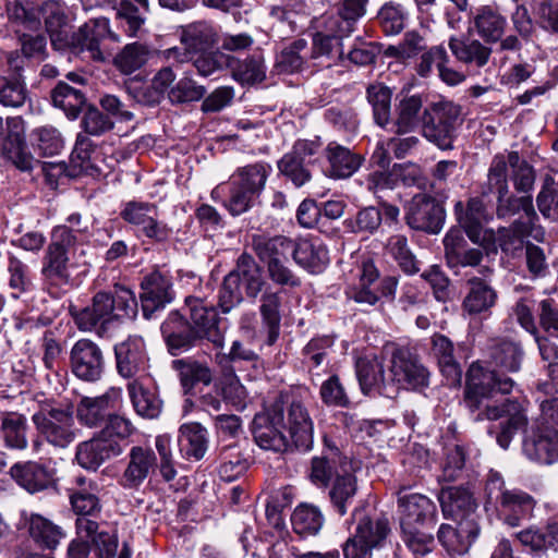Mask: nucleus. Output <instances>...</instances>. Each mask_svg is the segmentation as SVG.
Instances as JSON below:
<instances>
[{
  "label": "nucleus",
  "mask_w": 558,
  "mask_h": 558,
  "mask_svg": "<svg viewBox=\"0 0 558 558\" xmlns=\"http://www.w3.org/2000/svg\"><path fill=\"white\" fill-rule=\"evenodd\" d=\"M179 442L185 459L199 461L208 448L207 430L197 422L185 423L179 429Z\"/></svg>",
  "instance_id": "37"
},
{
  "label": "nucleus",
  "mask_w": 558,
  "mask_h": 558,
  "mask_svg": "<svg viewBox=\"0 0 558 558\" xmlns=\"http://www.w3.org/2000/svg\"><path fill=\"white\" fill-rule=\"evenodd\" d=\"M252 250L262 263L268 265L276 260L288 259L289 255H292L293 240L284 235L254 234Z\"/></svg>",
  "instance_id": "35"
},
{
  "label": "nucleus",
  "mask_w": 558,
  "mask_h": 558,
  "mask_svg": "<svg viewBox=\"0 0 558 558\" xmlns=\"http://www.w3.org/2000/svg\"><path fill=\"white\" fill-rule=\"evenodd\" d=\"M226 191L229 192V197L225 202V206L232 216H239L250 210L259 197L250 191V189H243L232 180L215 187L211 192V197L217 199Z\"/></svg>",
  "instance_id": "40"
},
{
  "label": "nucleus",
  "mask_w": 558,
  "mask_h": 558,
  "mask_svg": "<svg viewBox=\"0 0 558 558\" xmlns=\"http://www.w3.org/2000/svg\"><path fill=\"white\" fill-rule=\"evenodd\" d=\"M389 532L386 518H362L355 532L343 544L344 558H372L373 550L384 545Z\"/></svg>",
  "instance_id": "8"
},
{
  "label": "nucleus",
  "mask_w": 558,
  "mask_h": 558,
  "mask_svg": "<svg viewBox=\"0 0 558 558\" xmlns=\"http://www.w3.org/2000/svg\"><path fill=\"white\" fill-rule=\"evenodd\" d=\"M534 222L518 219L509 228H500L497 231L496 242L502 252H512L522 247V238L527 235Z\"/></svg>",
  "instance_id": "56"
},
{
  "label": "nucleus",
  "mask_w": 558,
  "mask_h": 558,
  "mask_svg": "<svg viewBox=\"0 0 558 558\" xmlns=\"http://www.w3.org/2000/svg\"><path fill=\"white\" fill-rule=\"evenodd\" d=\"M291 522L295 533L316 535L323 527L324 515L317 507L304 504L295 508Z\"/></svg>",
  "instance_id": "48"
},
{
  "label": "nucleus",
  "mask_w": 558,
  "mask_h": 558,
  "mask_svg": "<svg viewBox=\"0 0 558 558\" xmlns=\"http://www.w3.org/2000/svg\"><path fill=\"white\" fill-rule=\"evenodd\" d=\"M292 257L298 265L312 274L322 272L329 263L326 246L316 240L293 241Z\"/></svg>",
  "instance_id": "33"
},
{
  "label": "nucleus",
  "mask_w": 558,
  "mask_h": 558,
  "mask_svg": "<svg viewBox=\"0 0 558 558\" xmlns=\"http://www.w3.org/2000/svg\"><path fill=\"white\" fill-rule=\"evenodd\" d=\"M269 172V166L258 162L239 168L230 180L259 196L265 189Z\"/></svg>",
  "instance_id": "49"
},
{
  "label": "nucleus",
  "mask_w": 558,
  "mask_h": 558,
  "mask_svg": "<svg viewBox=\"0 0 558 558\" xmlns=\"http://www.w3.org/2000/svg\"><path fill=\"white\" fill-rule=\"evenodd\" d=\"M460 108L449 101L437 102L423 110L422 133L440 149L452 148Z\"/></svg>",
  "instance_id": "5"
},
{
  "label": "nucleus",
  "mask_w": 558,
  "mask_h": 558,
  "mask_svg": "<svg viewBox=\"0 0 558 558\" xmlns=\"http://www.w3.org/2000/svg\"><path fill=\"white\" fill-rule=\"evenodd\" d=\"M523 452L539 464H553L558 461V430L553 426H537L523 442Z\"/></svg>",
  "instance_id": "20"
},
{
  "label": "nucleus",
  "mask_w": 558,
  "mask_h": 558,
  "mask_svg": "<svg viewBox=\"0 0 558 558\" xmlns=\"http://www.w3.org/2000/svg\"><path fill=\"white\" fill-rule=\"evenodd\" d=\"M104 355L100 348L88 339L75 342L71 350V367L76 377L96 381L104 372Z\"/></svg>",
  "instance_id": "19"
},
{
  "label": "nucleus",
  "mask_w": 558,
  "mask_h": 558,
  "mask_svg": "<svg viewBox=\"0 0 558 558\" xmlns=\"http://www.w3.org/2000/svg\"><path fill=\"white\" fill-rule=\"evenodd\" d=\"M328 167L327 177L336 180L352 177L362 166L364 158L337 142H330L324 150Z\"/></svg>",
  "instance_id": "25"
},
{
  "label": "nucleus",
  "mask_w": 558,
  "mask_h": 558,
  "mask_svg": "<svg viewBox=\"0 0 558 558\" xmlns=\"http://www.w3.org/2000/svg\"><path fill=\"white\" fill-rule=\"evenodd\" d=\"M234 77L243 84L260 83L266 77L264 59L253 54L243 60L233 72Z\"/></svg>",
  "instance_id": "63"
},
{
  "label": "nucleus",
  "mask_w": 558,
  "mask_h": 558,
  "mask_svg": "<svg viewBox=\"0 0 558 558\" xmlns=\"http://www.w3.org/2000/svg\"><path fill=\"white\" fill-rule=\"evenodd\" d=\"M421 525H401L402 539L415 556H424L432 550L434 537L430 533L422 531Z\"/></svg>",
  "instance_id": "62"
},
{
  "label": "nucleus",
  "mask_w": 558,
  "mask_h": 558,
  "mask_svg": "<svg viewBox=\"0 0 558 558\" xmlns=\"http://www.w3.org/2000/svg\"><path fill=\"white\" fill-rule=\"evenodd\" d=\"M171 301L169 282L159 272H153L142 282V312L145 318L165 307Z\"/></svg>",
  "instance_id": "30"
},
{
  "label": "nucleus",
  "mask_w": 558,
  "mask_h": 558,
  "mask_svg": "<svg viewBox=\"0 0 558 558\" xmlns=\"http://www.w3.org/2000/svg\"><path fill=\"white\" fill-rule=\"evenodd\" d=\"M27 420L23 414L7 412L1 416L0 437L9 449L23 450L27 447Z\"/></svg>",
  "instance_id": "43"
},
{
  "label": "nucleus",
  "mask_w": 558,
  "mask_h": 558,
  "mask_svg": "<svg viewBox=\"0 0 558 558\" xmlns=\"http://www.w3.org/2000/svg\"><path fill=\"white\" fill-rule=\"evenodd\" d=\"M283 428L288 430L291 442L301 450H310L314 441V424L306 407L296 399L283 402Z\"/></svg>",
  "instance_id": "17"
},
{
  "label": "nucleus",
  "mask_w": 558,
  "mask_h": 558,
  "mask_svg": "<svg viewBox=\"0 0 558 558\" xmlns=\"http://www.w3.org/2000/svg\"><path fill=\"white\" fill-rule=\"evenodd\" d=\"M440 502L445 513H450L457 518L465 517L470 512H473L476 507L472 495L458 487L442 492Z\"/></svg>",
  "instance_id": "50"
},
{
  "label": "nucleus",
  "mask_w": 558,
  "mask_h": 558,
  "mask_svg": "<svg viewBox=\"0 0 558 558\" xmlns=\"http://www.w3.org/2000/svg\"><path fill=\"white\" fill-rule=\"evenodd\" d=\"M51 99L53 106L60 108L70 119L77 118L85 104L84 94L63 82L53 88Z\"/></svg>",
  "instance_id": "47"
},
{
  "label": "nucleus",
  "mask_w": 558,
  "mask_h": 558,
  "mask_svg": "<svg viewBox=\"0 0 558 558\" xmlns=\"http://www.w3.org/2000/svg\"><path fill=\"white\" fill-rule=\"evenodd\" d=\"M39 436L57 448H66L76 438L73 413L69 409H41L32 416Z\"/></svg>",
  "instance_id": "6"
},
{
  "label": "nucleus",
  "mask_w": 558,
  "mask_h": 558,
  "mask_svg": "<svg viewBox=\"0 0 558 558\" xmlns=\"http://www.w3.org/2000/svg\"><path fill=\"white\" fill-rule=\"evenodd\" d=\"M137 315V302L135 293L123 287L116 286V295L97 293L90 306L82 310L75 317L81 330L88 331L100 324L102 327L113 317H128L135 319Z\"/></svg>",
  "instance_id": "2"
},
{
  "label": "nucleus",
  "mask_w": 558,
  "mask_h": 558,
  "mask_svg": "<svg viewBox=\"0 0 558 558\" xmlns=\"http://www.w3.org/2000/svg\"><path fill=\"white\" fill-rule=\"evenodd\" d=\"M307 47L305 39H298L283 48L277 56L276 68L281 73H294L301 71L304 65V57L301 54Z\"/></svg>",
  "instance_id": "58"
},
{
  "label": "nucleus",
  "mask_w": 558,
  "mask_h": 558,
  "mask_svg": "<svg viewBox=\"0 0 558 558\" xmlns=\"http://www.w3.org/2000/svg\"><path fill=\"white\" fill-rule=\"evenodd\" d=\"M539 211L551 220H558V182L546 177L542 191L537 195Z\"/></svg>",
  "instance_id": "64"
},
{
  "label": "nucleus",
  "mask_w": 558,
  "mask_h": 558,
  "mask_svg": "<svg viewBox=\"0 0 558 558\" xmlns=\"http://www.w3.org/2000/svg\"><path fill=\"white\" fill-rule=\"evenodd\" d=\"M107 37L119 40L118 35L110 32L107 19H94L78 28L73 35L72 44L81 51H88L94 60H102L100 44Z\"/></svg>",
  "instance_id": "24"
},
{
  "label": "nucleus",
  "mask_w": 558,
  "mask_h": 558,
  "mask_svg": "<svg viewBox=\"0 0 558 558\" xmlns=\"http://www.w3.org/2000/svg\"><path fill=\"white\" fill-rule=\"evenodd\" d=\"M283 400H277L268 409L255 415L253 435L256 444L265 450L284 452L290 441L283 434Z\"/></svg>",
  "instance_id": "9"
},
{
  "label": "nucleus",
  "mask_w": 558,
  "mask_h": 558,
  "mask_svg": "<svg viewBox=\"0 0 558 558\" xmlns=\"http://www.w3.org/2000/svg\"><path fill=\"white\" fill-rule=\"evenodd\" d=\"M183 51L179 47L167 50V58L178 62L192 60L193 52H204L217 43V32L205 21L194 22L181 27Z\"/></svg>",
  "instance_id": "13"
},
{
  "label": "nucleus",
  "mask_w": 558,
  "mask_h": 558,
  "mask_svg": "<svg viewBox=\"0 0 558 558\" xmlns=\"http://www.w3.org/2000/svg\"><path fill=\"white\" fill-rule=\"evenodd\" d=\"M279 172L295 187H302L312 180V173L305 162L284 154L278 161Z\"/></svg>",
  "instance_id": "61"
},
{
  "label": "nucleus",
  "mask_w": 558,
  "mask_h": 558,
  "mask_svg": "<svg viewBox=\"0 0 558 558\" xmlns=\"http://www.w3.org/2000/svg\"><path fill=\"white\" fill-rule=\"evenodd\" d=\"M340 473H337L329 489V499L333 509L344 515L357 493L355 472L361 469V462L351 458H340Z\"/></svg>",
  "instance_id": "16"
},
{
  "label": "nucleus",
  "mask_w": 558,
  "mask_h": 558,
  "mask_svg": "<svg viewBox=\"0 0 558 558\" xmlns=\"http://www.w3.org/2000/svg\"><path fill=\"white\" fill-rule=\"evenodd\" d=\"M92 538L93 551L96 558H131V549L126 543L118 553V537L108 532H96Z\"/></svg>",
  "instance_id": "53"
},
{
  "label": "nucleus",
  "mask_w": 558,
  "mask_h": 558,
  "mask_svg": "<svg viewBox=\"0 0 558 558\" xmlns=\"http://www.w3.org/2000/svg\"><path fill=\"white\" fill-rule=\"evenodd\" d=\"M171 367L177 372L185 395L191 393L199 384L209 386L214 379L209 365L193 357L173 360Z\"/></svg>",
  "instance_id": "28"
},
{
  "label": "nucleus",
  "mask_w": 558,
  "mask_h": 558,
  "mask_svg": "<svg viewBox=\"0 0 558 558\" xmlns=\"http://www.w3.org/2000/svg\"><path fill=\"white\" fill-rule=\"evenodd\" d=\"M343 54L341 47V38L335 35L315 34L312 45V59L326 58L329 62L326 66H330L331 62L341 59Z\"/></svg>",
  "instance_id": "60"
},
{
  "label": "nucleus",
  "mask_w": 558,
  "mask_h": 558,
  "mask_svg": "<svg viewBox=\"0 0 558 558\" xmlns=\"http://www.w3.org/2000/svg\"><path fill=\"white\" fill-rule=\"evenodd\" d=\"M19 57H10L9 64L15 72L10 75H0V104L7 108H21L28 99L26 83L19 72L22 68Z\"/></svg>",
  "instance_id": "32"
},
{
  "label": "nucleus",
  "mask_w": 558,
  "mask_h": 558,
  "mask_svg": "<svg viewBox=\"0 0 558 558\" xmlns=\"http://www.w3.org/2000/svg\"><path fill=\"white\" fill-rule=\"evenodd\" d=\"M356 377L363 393L373 391L388 398L397 395V388L385 377L384 364L377 356H364L355 363Z\"/></svg>",
  "instance_id": "21"
},
{
  "label": "nucleus",
  "mask_w": 558,
  "mask_h": 558,
  "mask_svg": "<svg viewBox=\"0 0 558 558\" xmlns=\"http://www.w3.org/2000/svg\"><path fill=\"white\" fill-rule=\"evenodd\" d=\"M366 96L373 108L376 124L387 128L391 123L392 90L381 83H375L367 87Z\"/></svg>",
  "instance_id": "45"
},
{
  "label": "nucleus",
  "mask_w": 558,
  "mask_h": 558,
  "mask_svg": "<svg viewBox=\"0 0 558 558\" xmlns=\"http://www.w3.org/2000/svg\"><path fill=\"white\" fill-rule=\"evenodd\" d=\"M469 291L462 302V310L470 316L487 314L497 302V292L485 280L473 277L469 279Z\"/></svg>",
  "instance_id": "29"
},
{
  "label": "nucleus",
  "mask_w": 558,
  "mask_h": 558,
  "mask_svg": "<svg viewBox=\"0 0 558 558\" xmlns=\"http://www.w3.org/2000/svg\"><path fill=\"white\" fill-rule=\"evenodd\" d=\"M383 216L377 207L368 206L357 211L355 217L344 220V227L353 233L373 234L380 227Z\"/></svg>",
  "instance_id": "57"
},
{
  "label": "nucleus",
  "mask_w": 558,
  "mask_h": 558,
  "mask_svg": "<svg viewBox=\"0 0 558 558\" xmlns=\"http://www.w3.org/2000/svg\"><path fill=\"white\" fill-rule=\"evenodd\" d=\"M161 333L172 355H177L179 351L189 350L197 339L191 324L178 312L169 314L161 325Z\"/></svg>",
  "instance_id": "27"
},
{
  "label": "nucleus",
  "mask_w": 558,
  "mask_h": 558,
  "mask_svg": "<svg viewBox=\"0 0 558 558\" xmlns=\"http://www.w3.org/2000/svg\"><path fill=\"white\" fill-rule=\"evenodd\" d=\"M384 255L395 260L407 275H414L420 271L418 260L404 234L390 235L384 244Z\"/></svg>",
  "instance_id": "41"
},
{
  "label": "nucleus",
  "mask_w": 558,
  "mask_h": 558,
  "mask_svg": "<svg viewBox=\"0 0 558 558\" xmlns=\"http://www.w3.org/2000/svg\"><path fill=\"white\" fill-rule=\"evenodd\" d=\"M504 163L502 173L505 181H508V167L512 170V180L518 192L527 193L533 189L535 182V172L533 168L520 157L518 151H509L494 157L490 168L496 163Z\"/></svg>",
  "instance_id": "31"
},
{
  "label": "nucleus",
  "mask_w": 558,
  "mask_h": 558,
  "mask_svg": "<svg viewBox=\"0 0 558 558\" xmlns=\"http://www.w3.org/2000/svg\"><path fill=\"white\" fill-rule=\"evenodd\" d=\"M14 472L19 483L29 493L46 489L52 481L49 472L43 465L36 463L16 468Z\"/></svg>",
  "instance_id": "55"
},
{
  "label": "nucleus",
  "mask_w": 558,
  "mask_h": 558,
  "mask_svg": "<svg viewBox=\"0 0 558 558\" xmlns=\"http://www.w3.org/2000/svg\"><path fill=\"white\" fill-rule=\"evenodd\" d=\"M77 241L65 228H53L51 242L43 258L41 274L47 279H63L68 277V248Z\"/></svg>",
  "instance_id": "15"
},
{
  "label": "nucleus",
  "mask_w": 558,
  "mask_h": 558,
  "mask_svg": "<svg viewBox=\"0 0 558 558\" xmlns=\"http://www.w3.org/2000/svg\"><path fill=\"white\" fill-rule=\"evenodd\" d=\"M230 275H235L238 284H243L246 295L251 299H256L266 284L259 266L247 253H242L238 257L235 268Z\"/></svg>",
  "instance_id": "39"
},
{
  "label": "nucleus",
  "mask_w": 558,
  "mask_h": 558,
  "mask_svg": "<svg viewBox=\"0 0 558 558\" xmlns=\"http://www.w3.org/2000/svg\"><path fill=\"white\" fill-rule=\"evenodd\" d=\"M473 24L477 35L486 44H495L498 43L505 34L507 19L496 7L483 5L476 10Z\"/></svg>",
  "instance_id": "34"
},
{
  "label": "nucleus",
  "mask_w": 558,
  "mask_h": 558,
  "mask_svg": "<svg viewBox=\"0 0 558 558\" xmlns=\"http://www.w3.org/2000/svg\"><path fill=\"white\" fill-rule=\"evenodd\" d=\"M0 154L22 171L31 170L36 161L26 149L25 137L4 138Z\"/></svg>",
  "instance_id": "54"
},
{
  "label": "nucleus",
  "mask_w": 558,
  "mask_h": 558,
  "mask_svg": "<svg viewBox=\"0 0 558 558\" xmlns=\"http://www.w3.org/2000/svg\"><path fill=\"white\" fill-rule=\"evenodd\" d=\"M486 504L494 506L505 523L518 526L520 520L526 517L535 507L534 498L518 488H507L502 476L490 471L485 486Z\"/></svg>",
  "instance_id": "3"
},
{
  "label": "nucleus",
  "mask_w": 558,
  "mask_h": 558,
  "mask_svg": "<svg viewBox=\"0 0 558 558\" xmlns=\"http://www.w3.org/2000/svg\"><path fill=\"white\" fill-rule=\"evenodd\" d=\"M423 100L418 95L404 96L396 106V118L389 125L396 135L414 131L420 124Z\"/></svg>",
  "instance_id": "36"
},
{
  "label": "nucleus",
  "mask_w": 558,
  "mask_h": 558,
  "mask_svg": "<svg viewBox=\"0 0 558 558\" xmlns=\"http://www.w3.org/2000/svg\"><path fill=\"white\" fill-rule=\"evenodd\" d=\"M117 368L121 376L132 378L140 369V345L136 336H130L125 341L114 347Z\"/></svg>",
  "instance_id": "46"
},
{
  "label": "nucleus",
  "mask_w": 558,
  "mask_h": 558,
  "mask_svg": "<svg viewBox=\"0 0 558 558\" xmlns=\"http://www.w3.org/2000/svg\"><path fill=\"white\" fill-rule=\"evenodd\" d=\"M477 421L498 420L502 415H507L506 423L500 424V430L496 434L498 445L507 449L517 434V432L526 425L527 418L521 403L507 399L505 402L498 403L497 400H484Z\"/></svg>",
  "instance_id": "10"
},
{
  "label": "nucleus",
  "mask_w": 558,
  "mask_h": 558,
  "mask_svg": "<svg viewBox=\"0 0 558 558\" xmlns=\"http://www.w3.org/2000/svg\"><path fill=\"white\" fill-rule=\"evenodd\" d=\"M340 458L348 457L338 450L332 451L329 457H314L311 463V481L319 487H327L331 476L341 472L338 463Z\"/></svg>",
  "instance_id": "51"
},
{
  "label": "nucleus",
  "mask_w": 558,
  "mask_h": 558,
  "mask_svg": "<svg viewBox=\"0 0 558 558\" xmlns=\"http://www.w3.org/2000/svg\"><path fill=\"white\" fill-rule=\"evenodd\" d=\"M281 295L280 292L266 289L260 298L259 312L263 324L267 329V344L272 345L278 337L280 329Z\"/></svg>",
  "instance_id": "42"
},
{
  "label": "nucleus",
  "mask_w": 558,
  "mask_h": 558,
  "mask_svg": "<svg viewBox=\"0 0 558 558\" xmlns=\"http://www.w3.org/2000/svg\"><path fill=\"white\" fill-rule=\"evenodd\" d=\"M523 352L515 342L501 340L490 353L494 369H486L473 363L466 373L464 401L468 408L477 411L484 400H493L497 395H508L514 381L502 373H517L521 367Z\"/></svg>",
  "instance_id": "1"
},
{
  "label": "nucleus",
  "mask_w": 558,
  "mask_h": 558,
  "mask_svg": "<svg viewBox=\"0 0 558 558\" xmlns=\"http://www.w3.org/2000/svg\"><path fill=\"white\" fill-rule=\"evenodd\" d=\"M219 476L227 482L236 480L247 468L246 460L234 445L225 446L219 450Z\"/></svg>",
  "instance_id": "52"
},
{
  "label": "nucleus",
  "mask_w": 558,
  "mask_h": 558,
  "mask_svg": "<svg viewBox=\"0 0 558 558\" xmlns=\"http://www.w3.org/2000/svg\"><path fill=\"white\" fill-rule=\"evenodd\" d=\"M405 220L411 229L436 234L444 227L445 209L435 198L417 194L408 206Z\"/></svg>",
  "instance_id": "14"
},
{
  "label": "nucleus",
  "mask_w": 558,
  "mask_h": 558,
  "mask_svg": "<svg viewBox=\"0 0 558 558\" xmlns=\"http://www.w3.org/2000/svg\"><path fill=\"white\" fill-rule=\"evenodd\" d=\"M449 48L453 56L461 62L484 66L492 54V48L477 39L463 40L457 37L449 39Z\"/></svg>",
  "instance_id": "44"
},
{
  "label": "nucleus",
  "mask_w": 558,
  "mask_h": 558,
  "mask_svg": "<svg viewBox=\"0 0 558 558\" xmlns=\"http://www.w3.org/2000/svg\"><path fill=\"white\" fill-rule=\"evenodd\" d=\"M190 310L191 326L197 339H206L217 347L223 343V335L218 326L217 313L213 304L196 296L185 299Z\"/></svg>",
  "instance_id": "18"
},
{
  "label": "nucleus",
  "mask_w": 558,
  "mask_h": 558,
  "mask_svg": "<svg viewBox=\"0 0 558 558\" xmlns=\"http://www.w3.org/2000/svg\"><path fill=\"white\" fill-rule=\"evenodd\" d=\"M454 215L473 243H482L485 240L486 236L483 233L482 226L488 219V216L482 199L478 197L470 198L465 207L461 201L457 202Z\"/></svg>",
  "instance_id": "26"
},
{
  "label": "nucleus",
  "mask_w": 558,
  "mask_h": 558,
  "mask_svg": "<svg viewBox=\"0 0 558 558\" xmlns=\"http://www.w3.org/2000/svg\"><path fill=\"white\" fill-rule=\"evenodd\" d=\"M121 452L122 448L116 440L97 434L77 445L75 460L81 468L95 472L107 460L119 456Z\"/></svg>",
  "instance_id": "22"
},
{
  "label": "nucleus",
  "mask_w": 558,
  "mask_h": 558,
  "mask_svg": "<svg viewBox=\"0 0 558 558\" xmlns=\"http://www.w3.org/2000/svg\"><path fill=\"white\" fill-rule=\"evenodd\" d=\"M400 525H421L434 529L437 522V506L427 496L401 488L398 493Z\"/></svg>",
  "instance_id": "12"
},
{
  "label": "nucleus",
  "mask_w": 558,
  "mask_h": 558,
  "mask_svg": "<svg viewBox=\"0 0 558 558\" xmlns=\"http://www.w3.org/2000/svg\"><path fill=\"white\" fill-rule=\"evenodd\" d=\"M31 537L41 547L56 549L65 533L49 519L38 513H23Z\"/></svg>",
  "instance_id": "38"
},
{
  "label": "nucleus",
  "mask_w": 558,
  "mask_h": 558,
  "mask_svg": "<svg viewBox=\"0 0 558 558\" xmlns=\"http://www.w3.org/2000/svg\"><path fill=\"white\" fill-rule=\"evenodd\" d=\"M502 167L504 163L497 162L495 168H489L487 175L488 192L497 195V217L509 218L522 211V216L519 219L534 222L537 215L533 206L532 197L529 195L518 197L509 194V185L508 181H505Z\"/></svg>",
  "instance_id": "7"
},
{
  "label": "nucleus",
  "mask_w": 558,
  "mask_h": 558,
  "mask_svg": "<svg viewBox=\"0 0 558 558\" xmlns=\"http://www.w3.org/2000/svg\"><path fill=\"white\" fill-rule=\"evenodd\" d=\"M66 490L71 508L77 515L75 521L76 534L93 536L99 529L95 517L101 511L99 499L101 488L99 484L85 475L78 474L70 481Z\"/></svg>",
  "instance_id": "4"
},
{
  "label": "nucleus",
  "mask_w": 558,
  "mask_h": 558,
  "mask_svg": "<svg viewBox=\"0 0 558 558\" xmlns=\"http://www.w3.org/2000/svg\"><path fill=\"white\" fill-rule=\"evenodd\" d=\"M35 145L43 156L59 155L64 148L61 133L52 125H44L33 131Z\"/></svg>",
  "instance_id": "59"
},
{
  "label": "nucleus",
  "mask_w": 558,
  "mask_h": 558,
  "mask_svg": "<svg viewBox=\"0 0 558 558\" xmlns=\"http://www.w3.org/2000/svg\"><path fill=\"white\" fill-rule=\"evenodd\" d=\"M121 396L120 389L110 388L96 397H83L76 407L80 423L87 427H97L107 421Z\"/></svg>",
  "instance_id": "23"
},
{
  "label": "nucleus",
  "mask_w": 558,
  "mask_h": 558,
  "mask_svg": "<svg viewBox=\"0 0 558 558\" xmlns=\"http://www.w3.org/2000/svg\"><path fill=\"white\" fill-rule=\"evenodd\" d=\"M429 373L426 367L408 350H396L390 360V384L397 391L421 389L428 385Z\"/></svg>",
  "instance_id": "11"
}]
</instances>
